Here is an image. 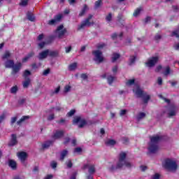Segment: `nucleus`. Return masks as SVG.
<instances>
[{"label": "nucleus", "instance_id": "obj_9", "mask_svg": "<svg viewBox=\"0 0 179 179\" xmlns=\"http://www.w3.org/2000/svg\"><path fill=\"white\" fill-rule=\"evenodd\" d=\"M92 55H94L96 59L95 61H98L99 64L101 62H103L104 61V57H103V52L97 50H93Z\"/></svg>", "mask_w": 179, "mask_h": 179}, {"label": "nucleus", "instance_id": "obj_41", "mask_svg": "<svg viewBox=\"0 0 179 179\" xmlns=\"http://www.w3.org/2000/svg\"><path fill=\"white\" fill-rule=\"evenodd\" d=\"M27 3H29V0H22L20 5L22 6H27Z\"/></svg>", "mask_w": 179, "mask_h": 179}, {"label": "nucleus", "instance_id": "obj_48", "mask_svg": "<svg viewBox=\"0 0 179 179\" xmlns=\"http://www.w3.org/2000/svg\"><path fill=\"white\" fill-rule=\"evenodd\" d=\"M54 118H55V115H54V114H50V115L48 117V121H52V120H54Z\"/></svg>", "mask_w": 179, "mask_h": 179}, {"label": "nucleus", "instance_id": "obj_32", "mask_svg": "<svg viewBox=\"0 0 179 179\" xmlns=\"http://www.w3.org/2000/svg\"><path fill=\"white\" fill-rule=\"evenodd\" d=\"M17 90H19L17 85L13 86L10 88V93L13 94H16V93H17Z\"/></svg>", "mask_w": 179, "mask_h": 179}, {"label": "nucleus", "instance_id": "obj_39", "mask_svg": "<svg viewBox=\"0 0 179 179\" xmlns=\"http://www.w3.org/2000/svg\"><path fill=\"white\" fill-rule=\"evenodd\" d=\"M126 85L127 86H132V85H135V79H130L127 83Z\"/></svg>", "mask_w": 179, "mask_h": 179}, {"label": "nucleus", "instance_id": "obj_54", "mask_svg": "<svg viewBox=\"0 0 179 179\" xmlns=\"http://www.w3.org/2000/svg\"><path fill=\"white\" fill-rule=\"evenodd\" d=\"M87 74H86V73H82L81 75H80V78L81 79H83V80H86V79H87Z\"/></svg>", "mask_w": 179, "mask_h": 179}, {"label": "nucleus", "instance_id": "obj_50", "mask_svg": "<svg viewBox=\"0 0 179 179\" xmlns=\"http://www.w3.org/2000/svg\"><path fill=\"white\" fill-rule=\"evenodd\" d=\"M66 166L69 169H72V166H73V164H72V161L69 160L66 163Z\"/></svg>", "mask_w": 179, "mask_h": 179}, {"label": "nucleus", "instance_id": "obj_26", "mask_svg": "<svg viewBox=\"0 0 179 179\" xmlns=\"http://www.w3.org/2000/svg\"><path fill=\"white\" fill-rule=\"evenodd\" d=\"M86 10H87V5L85 4L83 9L81 10V11L80 12L78 16L80 17H82V16H83L85 15V13H86Z\"/></svg>", "mask_w": 179, "mask_h": 179}, {"label": "nucleus", "instance_id": "obj_51", "mask_svg": "<svg viewBox=\"0 0 179 179\" xmlns=\"http://www.w3.org/2000/svg\"><path fill=\"white\" fill-rule=\"evenodd\" d=\"M65 141H64V145H68V143H69V142H71V138L69 137H66Z\"/></svg>", "mask_w": 179, "mask_h": 179}, {"label": "nucleus", "instance_id": "obj_38", "mask_svg": "<svg viewBox=\"0 0 179 179\" xmlns=\"http://www.w3.org/2000/svg\"><path fill=\"white\" fill-rule=\"evenodd\" d=\"M62 19V15L61 14H58L56 16H55V20H56V22L58 23V22H61Z\"/></svg>", "mask_w": 179, "mask_h": 179}, {"label": "nucleus", "instance_id": "obj_33", "mask_svg": "<svg viewBox=\"0 0 179 179\" xmlns=\"http://www.w3.org/2000/svg\"><path fill=\"white\" fill-rule=\"evenodd\" d=\"M30 75H31V72H30L29 70H25L23 73V78H24V79H27Z\"/></svg>", "mask_w": 179, "mask_h": 179}, {"label": "nucleus", "instance_id": "obj_53", "mask_svg": "<svg viewBox=\"0 0 179 179\" xmlns=\"http://www.w3.org/2000/svg\"><path fill=\"white\" fill-rule=\"evenodd\" d=\"M71 90V86L69 85H66L64 87V93H68Z\"/></svg>", "mask_w": 179, "mask_h": 179}, {"label": "nucleus", "instance_id": "obj_23", "mask_svg": "<svg viewBox=\"0 0 179 179\" xmlns=\"http://www.w3.org/2000/svg\"><path fill=\"white\" fill-rule=\"evenodd\" d=\"M117 143V141L114 139H109L107 141L105 142V145L106 146H114Z\"/></svg>", "mask_w": 179, "mask_h": 179}, {"label": "nucleus", "instance_id": "obj_16", "mask_svg": "<svg viewBox=\"0 0 179 179\" xmlns=\"http://www.w3.org/2000/svg\"><path fill=\"white\" fill-rule=\"evenodd\" d=\"M36 55V53L34 52V51H31L29 52L26 57H24L22 59V62H27V61H29V59H30V58H33V57Z\"/></svg>", "mask_w": 179, "mask_h": 179}, {"label": "nucleus", "instance_id": "obj_47", "mask_svg": "<svg viewBox=\"0 0 179 179\" xmlns=\"http://www.w3.org/2000/svg\"><path fill=\"white\" fill-rule=\"evenodd\" d=\"M101 6V0H98L95 2V8H100Z\"/></svg>", "mask_w": 179, "mask_h": 179}, {"label": "nucleus", "instance_id": "obj_5", "mask_svg": "<svg viewBox=\"0 0 179 179\" xmlns=\"http://www.w3.org/2000/svg\"><path fill=\"white\" fill-rule=\"evenodd\" d=\"M78 128H83L85 125H87V121L82 118L80 116H76L73 120V125H78Z\"/></svg>", "mask_w": 179, "mask_h": 179}, {"label": "nucleus", "instance_id": "obj_55", "mask_svg": "<svg viewBox=\"0 0 179 179\" xmlns=\"http://www.w3.org/2000/svg\"><path fill=\"white\" fill-rule=\"evenodd\" d=\"M168 83H170L172 87H174L177 85V81L169 80Z\"/></svg>", "mask_w": 179, "mask_h": 179}, {"label": "nucleus", "instance_id": "obj_57", "mask_svg": "<svg viewBox=\"0 0 179 179\" xmlns=\"http://www.w3.org/2000/svg\"><path fill=\"white\" fill-rule=\"evenodd\" d=\"M50 69L44 70L43 73V76H47V75H48V73H50Z\"/></svg>", "mask_w": 179, "mask_h": 179}, {"label": "nucleus", "instance_id": "obj_49", "mask_svg": "<svg viewBox=\"0 0 179 179\" xmlns=\"http://www.w3.org/2000/svg\"><path fill=\"white\" fill-rule=\"evenodd\" d=\"M157 83L158 85H159V86H162L163 85V79L162 78V77H158Z\"/></svg>", "mask_w": 179, "mask_h": 179}, {"label": "nucleus", "instance_id": "obj_8", "mask_svg": "<svg viewBox=\"0 0 179 179\" xmlns=\"http://www.w3.org/2000/svg\"><path fill=\"white\" fill-rule=\"evenodd\" d=\"M65 33H66V29H64V25L61 24L57 27V29L55 30V37L62 38V37L65 36Z\"/></svg>", "mask_w": 179, "mask_h": 179}, {"label": "nucleus", "instance_id": "obj_7", "mask_svg": "<svg viewBox=\"0 0 179 179\" xmlns=\"http://www.w3.org/2000/svg\"><path fill=\"white\" fill-rule=\"evenodd\" d=\"M92 17H93V15H90L89 17L87 18H86L85 20L81 23V24L78 25L77 30H78V31L82 30V29H85V27H86V26L87 27H90L91 25L94 24V22H90V20L92 19Z\"/></svg>", "mask_w": 179, "mask_h": 179}, {"label": "nucleus", "instance_id": "obj_36", "mask_svg": "<svg viewBox=\"0 0 179 179\" xmlns=\"http://www.w3.org/2000/svg\"><path fill=\"white\" fill-rule=\"evenodd\" d=\"M136 61V56H130L129 58V65H132V64H135V62Z\"/></svg>", "mask_w": 179, "mask_h": 179}, {"label": "nucleus", "instance_id": "obj_62", "mask_svg": "<svg viewBox=\"0 0 179 179\" xmlns=\"http://www.w3.org/2000/svg\"><path fill=\"white\" fill-rule=\"evenodd\" d=\"M152 179H160V175L159 173H155L153 176H152Z\"/></svg>", "mask_w": 179, "mask_h": 179}, {"label": "nucleus", "instance_id": "obj_30", "mask_svg": "<svg viewBox=\"0 0 179 179\" xmlns=\"http://www.w3.org/2000/svg\"><path fill=\"white\" fill-rule=\"evenodd\" d=\"M78 66V64L76 62L72 63L69 66V71H75Z\"/></svg>", "mask_w": 179, "mask_h": 179}, {"label": "nucleus", "instance_id": "obj_12", "mask_svg": "<svg viewBox=\"0 0 179 179\" xmlns=\"http://www.w3.org/2000/svg\"><path fill=\"white\" fill-rule=\"evenodd\" d=\"M17 156L20 159V160L22 162L24 163L26 162V159H27V152H20L17 153Z\"/></svg>", "mask_w": 179, "mask_h": 179}, {"label": "nucleus", "instance_id": "obj_58", "mask_svg": "<svg viewBox=\"0 0 179 179\" xmlns=\"http://www.w3.org/2000/svg\"><path fill=\"white\" fill-rule=\"evenodd\" d=\"M127 114V110L123 109L120 110V115L122 117V115H125Z\"/></svg>", "mask_w": 179, "mask_h": 179}, {"label": "nucleus", "instance_id": "obj_44", "mask_svg": "<svg viewBox=\"0 0 179 179\" xmlns=\"http://www.w3.org/2000/svg\"><path fill=\"white\" fill-rule=\"evenodd\" d=\"M71 51H72V46L71 45L65 48L66 54H69V52H71Z\"/></svg>", "mask_w": 179, "mask_h": 179}, {"label": "nucleus", "instance_id": "obj_25", "mask_svg": "<svg viewBox=\"0 0 179 179\" xmlns=\"http://www.w3.org/2000/svg\"><path fill=\"white\" fill-rule=\"evenodd\" d=\"M30 78H25V80L22 83V86L24 89H27L30 85Z\"/></svg>", "mask_w": 179, "mask_h": 179}, {"label": "nucleus", "instance_id": "obj_63", "mask_svg": "<svg viewBox=\"0 0 179 179\" xmlns=\"http://www.w3.org/2000/svg\"><path fill=\"white\" fill-rule=\"evenodd\" d=\"M77 173H73L72 176H71L70 179H76Z\"/></svg>", "mask_w": 179, "mask_h": 179}, {"label": "nucleus", "instance_id": "obj_45", "mask_svg": "<svg viewBox=\"0 0 179 179\" xmlns=\"http://www.w3.org/2000/svg\"><path fill=\"white\" fill-rule=\"evenodd\" d=\"M57 166H58V164L57 163V162H55V161L51 162L50 166L52 167V169H55L57 167Z\"/></svg>", "mask_w": 179, "mask_h": 179}, {"label": "nucleus", "instance_id": "obj_13", "mask_svg": "<svg viewBox=\"0 0 179 179\" xmlns=\"http://www.w3.org/2000/svg\"><path fill=\"white\" fill-rule=\"evenodd\" d=\"M15 145H17V137L16 136V134H12L11 140L8 143V146L12 147L15 146Z\"/></svg>", "mask_w": 179, "mask_h": 179}, {"label": "nucleus", "instance_id": "obj_21", "mask_svg": "<svg viewBox=\"0 0 179 179\" xmlns=\"http://www.w3.org/2000/svg\"><path fill=\"white\" fill-rule=\"evenodd\" d=\"M27 17L29 22H34L36 20V17L34 16V14H33L31 12L28 11L27 13Z\"/></svg>", "mask_w": 179, "mask_h": 179}, {"label": "nucleus", "instance_id": "obj_64", "mask_svg": "<svg viewBox=\"0 0 179 179\" xmlns=\"http://www.w3.org/2000/svg\"><path fill=\"white\" fill-rule=\"evenodd\" d=\"M54 176L52 175H47L43 179H51Z\"/></svg>", "mask_w": 179, "mask_h": 179}, {"label": "nucleus", "instance_id": "obj_11", "mask_svg": "<svg viewBox=\"0 0 179 179\" xmlns=\"http://www.w3.org/2000/svg\"><path fill=\"white\" fill-rule=\"evenodd\" d=\"M65 132L64 130H57L56 132L52 136V139H61Z\"/></svg>", "mask_w": 179, "mask_h": 179}, {"label": "nucleus", "instance_id": "obj_35", "mask_svg": "<svg viewBox=\"0 0 179 179\" xmlns=\"http://www.w3.org/2000/svg\"><path fill=\"white\" fill-rule=\"evenodd\" d=\"M141 11H142L141 8H136L134 12V14H133L134 16H135V17H136V16H138V15L141 13Z\"/></svg>", "mask_w": 179, "mask_h": 179}, {"label": "nucleus", "instance_id": "obj_59", "mask_svg": "<svg viewBox=\"0 0 179 179\" xmlns=\"http://www.w3.org/2000/svg\"><path fill=\"white\" fill-rule=\"evenodd\" d=\"M16 121H17V117H12L11 118V122H10L11 125H13V123L15 122Z\"/></svg>", "mask_w": 179, "mask_h": 179}, {"label": "nucleus", "instance_id": "obj_20", "mask_svg": "<svg viewBox=\"0 0 179 179\" xmlns=\"http://www.w3.org/2000/svg\"><path fill=\"white\" fill-rule=\"evenodd\" d=\"M59 55L58 50H49L48 56L51 58H55Z\"/></svg>", "mask_w": 179, "mask_h": 179}, {"label": "nucleus", "instance_id": "obj_60", "mask_svg": "<svg viewBox=\"0 0 179 179\" xmlns=\"http://www.w3.org/2000/svg\"><path fill=\"white\" fill-rule=\"evenodd\" d=\"M45 45V42H41L40 43H38V47L41 48V49H43L44 48V46Z\"/></svg>", "mask_w": 179, "mask_h": 179}, {"label": "nucleus", "instance_id": "obj_43", "mask_svg": "<svg viewBox=\"0 0 179 179\" xmlns=\"http://www.w3.org/2000/svg\"><path fill=\"white\" fill-rule=\"evenodd\" d=\"M122 143L124 145H127V143H129V138H127V137H124L122 138Z\"/></svg>", "mask_w": 179, "mask_h": 179}, {"label": "nucleus", "instance_id": "obj_15", "mask_svg": "<svg viewBox=\"0 0 179 179\" xmlns=\"http://www.w3.org/2000/svg\"><path fill=\"white\" fill-rule=\"evenodd\" d=\"M8 166L11 168L12 170H17V163L16 161L13 159L8 160Z\"/></svg>", "mask_w": 179, "mask_h": 179}, {"label": "nucleus", "instance_id": "obj_18", "mask_svg": "<svg viewBox=\"0 0 179 179\" xmlns=\"http://www.w3.org/2000/svg\"><path fill=\"white\" fill-rule=\"evenodd\" d=\"M117 22L118 23L120 24V27H124V26H125V20L124 19V17H122V14H118L117 15Z\"/></svg>", "mask_w": 179, "mask_h": 179}, {"label": "nucleus", "instance_id": "obj_42", "mask_svg": "<svg viewBox=\"0 0 179 179\" xmlns=\"http://www.w3.org/2000/svg\"><path fill=\"white\" fill-rule=\"evenodd\" d=\"M56 23H57V21L55 20V18H54L49 20L48 24H50V26H54V24H55Z\"/></svg>", "mask_w": 179, "mask_h": 179}, {"label": "nucleus", "instance_id": "obj_29", "mask_svg": "<svg viewBox=\"0 0 179 179\" xmlns=\"http://www.w3.org/2000/svg\"><path fill=\"white\" fill-rule=\"evenodd\" d=\"M121 57V55L118 53H113L112 57V62H115L117 59H119V58Z\"/></svg>", "mask_w": 179, "mask_h": 179}, {"label": "nucleus", "instance_id": "obj_34", "mask_svg": "<svg viewBox=\"0 0 179 179\" xmlns=\"http://www.w3.org/2000/svg\"><path fill=\"white\" fill-rule=\"evenodd\" d=\"M90 174H94L96 173V169L94 168V165H92L89 167L88 170Z\"/></svg>", "mask_w": 179, "mask_h": 179}, {"label": "nucleus", "instance_id": "obj_27", "mask_svg": "<svg viewBox=\"0 0 179 179\" xmlns=\"http://www.w3.org/2000/svg\"><path fill=\"white\" fill-rule=\"evenodd\" d=\"M170 73H171V69L170 68V66H167L165 68V70H164L163 74L164 75V76H169V75H170Z\"/></svg>", "mask_w": 179, "mask_h": 179}, {"label": "nucleus", "instance_id": "obj_61", "mask_svg": "<svg viewBox=\"0 0 179 179\" xmlns=\"http://www.w3.org/2000/svg\"><path fill=\"white\" fill-rule=\"evenodd\" d=\"M6 115L5 113H3L1 115H0V124L5 120Z\"/></svg>", "mask_w": 179, "mask_h": 179}, {"label": "nucleus", "instance_id": "obj_40", "mask_svg": "<svg viewBox=\"0 0 179 179\" xmlns=\"http://www.w3.org/2000/svg\"><path fill=\"white\" fill-rule=\"evenodd\" d=\"M106 22H111L113 20V14L109 13L108 15L106 17Z\"/></svg>", "mask_w": 179, "mask_h": 179}, {"label": "nucleus", "instance_id": "obj_14", "mask_svg": "<svg viewBox=\"0 0 179 179\" xmlns=\"http://www.w3.org/2000/svg\"><path fill=\"white\" fill-rule=\"evenodd\" d=\"M48 52H50V50L47 49L45 50L42 51L39 53L38 58V59H45L48 55Z\"/></svg>", "mask_w": 179, "mask_h": 179}, {"label": "nucleus", "instance_id": "obj_37", "mask_svg": "<svg viewBox=\"0 0 179 179\" xmlns=\"http://www.w3.org/2000/svg\"><path fill=\"white\" fill-rule=\"evenodd\" d=\"M114 76H108L107 78L108 83L109 85H113V83L114 82Z\"/></svg>", "mask_w": 179, "mask_h": 179}, {"label": "nucleus", "instance_id": "obj_46", "mask_svg": "<svg viewBox=\"0 0 179 179\" xmlns=\"http://www.w3.org/2000/svg\"><path fill=\"white\" fill-rule=\"evenodd\" d=\"M75 113H76V111L75 110H70L68 113H67V117H72V115H75Z\"/></svg>", "mask_w": 179, "mask_h": 179}, {"label": "nucleus", "instance_id": "obj_19", "mask_svg": "<svg viewBox=\"0 0 179 179\" xmlns=\"http://www.w3.org/2000/svg\"><path fill=\"white\" fill-rule=\"evenodd\" d=\"M176 106L174 105H171L169 106L170 112L168 113V115L170 118V117H174L176 115Z\"/></svg>", "mask_w": 179, "mask_h": 179}, {"label": "nucleus", "instance_id": "obj_52", "mask_svg": "<svg viewBox=\"0 0 179 179\" xmlns=\"http://www.w3.org/2000/svg\"><path fill=\"white\" fill-rule=\"evenodd\" d=\"M154 38H155V41H159V40H160L162 38V35L157 34Z\"/></svg>", "mask_w": 179, "mask_h": 179}, {"label": "nucleus", "instance_id": "obj_4", "mask_svg": "<svg viewBox=\"0 0 179 179\" xmlns=\"http://www.w3.org/2000/svg\"><path fill=\"white\" fill-rule=\"evenodd\" d=\"M134 91L138 99H143V102L144 104H148V103H149V100H150V95L143 92V90H142L139 86H137L136 90H134Z\"/></svg>", "mask_w": 179, "mask_h": 179}, {"label": "nucleus", "instance_id": "obj_31", "mask_svg": "<svg viewBox=\"0 0 179 179\" xmlns=\"http://www.w3.org/2000/svg\"><path fill=\"white\" fill-rule=\"evenodd\" d=\"M145 117H146V113H145L143 112H141L137 115V120H138V121H141V120H142V118H145Z\"/></svg>", "mask_w": 179, "mask_h": 179}, {"label": "nucleus", "instance_id": "obj_22", "mask_svg": "<svg viewBox=\"0 0 179 179\" xmlns=\"http://www.w3.org/2000/svg\"><path fill=\"white\" fill-rule=\"evenodd\" d=\"M68 156V150H64L63 151L61 152L60 153V160L61 162H64L65 159V157Z\"/></svg>", "mask_w": 179, "mask_h": 179}, {"label": "nucleus", "instance_id": "obj_17", "mask_svg": "<svg viewBox=\"0 0 179 179\" xmlns=\"http://www.w3.org/2000/svg\"><path fill=\"white\" fill-rule=\"evenodd\" d=\"M53 143L54 141L52 140L47 141L42 144V149H48L50 146H52Z\"/></svg>", "mask_w": 179, "mask_h": 179}, {"label": "nucleus", "instance_id": "obj_10", "mask_svg": "<svg viewBox=\"0 0 179 179\" xmlns=\"http://www.w3.org/2000/svg\"><path fill=\"white\" fill-rule=\"evenodd\" d=\"M159 62V57H152L150 59H148V62L145 63L147 66L149 68H152L156 65Z\"/></svg>", "mask_w": 179, "mask_h": 179}, {"label": "nucleus", "instance_id": "obj_56", "mask_svg": "<svg viewBox=\"0 0 179 179\" xmlns=\"http://www.w3.org/2000/svg\"><path fill=\"white\" fill-rule=\"evenodd\" d=\"M25 102H26V99H20V100L18 101V104H19L20 106H22V105L24 104Z\"/></svg>", "mask_w": 179, "mask_h": 179}, {"label": "nucleus", "instance_id": "obj_28", "mask_svg": "<svg viewBox=\"0 0 179 179\" xmlns=\"http://www.w3.org/2000/svg\"><path fill=\"white\" fill-rule=\"evenodd\" d=\"M8 58H10V52H9V50H6L2 56V59H8Z\"/></svg>", "mask_w": 179, "mask_h": 179}, {"label": "nucleus", "instance_id": "obj_3", "mask_svg": "<svg viewBox=\"0 0 179 179\" xmlns=\"http://www.w3.org/2000/svg\"><path fill=\"white\" fill-rule=\"evenodd\" d=\"M5 68H8L13 69L12 75H16L20 71L22 68V63L18 62L16 64H15V62L13 59H8L7 60L5 64Z\"/></svg>", "mask_w": 179, "mask_h": 179}, {"label": "nucleus", "instance_id": "obj_6", "mask_svg": "<svg viewBox=\"0 0 179 179\" xmlns=\"http://www.w3.org/2000/svg\"><path fill=\"white\" fill-rule=\"evenodd\" d=\"M164 167L166 170L176 171L177 170V163L170 159L165 160Z\"/></svg>", "mask_w": 179, "mask_h": 179}, {"label": "nucleus", "instance_id": "obj_24", "mask_svg": "<svg viewBox=\"0 0 179 179\" xmlns=\"http://www.w3.org/2000/svg\"><path fill=\"white\" fill-rule=\"evenodd\" d=\"M29 118H30V116H22L17 122V125H21L22 122H24V121H26V120H29Z\"/></svg>", "mask_w": 179, "mask_h": 179}, {"label": "nucleus", "instance_id": "obj_2", "mask_svg": "<svg viewBox=\"0 0 179 179\" xmlns=\"http://www.w3.org/2000/svg\"><path fill=\"white\" fill-rule=\"evenodd\" d=\"M150 139L148 150L150 153H156L159 150V142L163 139V137L159 136H150Z\"/></svg>", "mask_w": 179, "mask_h": 179}, {"label": "nucleus", "instance_id": "obj_1", "mask_svg": "<svg viewBox=\"0 0 179 179\" xmlns=\"http://www.w3.org/2000/svg\"><path fill=\"white\" fill-rule=\"evenodd\" d=\"M126 159L127 153L122 152L120 154L119 160L116 166L112 165L110 168H108L109 171H110L111 173H114V171L118 170V169H122L124 166L127 167V169H131L132 167V164L130 162L125 161Z\"/></svg>", "mask_w": 179, "mask_h": 179}]
</instances>
